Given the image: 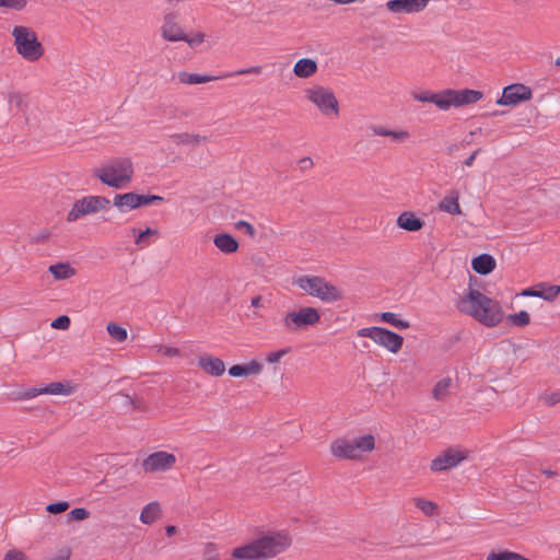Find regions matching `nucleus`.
<instances>
[{
	"mask_svg": "<svg viewBox=\"0 0 560 560\" xmlns=\"http://www.w3.org/2000/svg\"><path fill=\"white\" fill-rule=\"evenodd\" d=\"M459 312L474 317L487 327H494L503 319L499 302L488 298L477 289L469 288L456 302Z\"/></svg>",
	"mask_w": 560,
	"mask_h": 560,
	"instance_id": "nucleus-1",
	"label": "nucleus"
},
{
	"mask_svg": "<svg viewBox=\"0 0 560 560\" xmlns=\"http://www.w3.org/2000/svg\"><path fill=\"white\" fill-rule=\"evenodd\" d=\"M291 544L287 534L275 533L265 535L254 541L233 549L232 556L241 560H260L275 557L284 551Z\"/></svg>",
	"mask_w": 560,
	"mask_h": 560,
	"instance_id": "nucleus-2",
	"label": "nucleus"
},
{
	"mask_svg": "<svg viewBox=\"0 0 560 560\" xmlns=\"http://www.w3.org/2000/svg\"><path fill=\"white\" fill-rule=\"evenodd\" d=\"M133 166L128 158L113 159L93 170V176L112 188H122L130 183Z\"/></svg>",
	"mask_w": 560,
	"mask_h": 560,
	"instance_id": "nucleus-3",
	"label": "nucleus"
},
{
	"mask_svg": "<svg viewBox=\"0 0 560 560\" xmlns=\"http://www.w3.org/2000/svg\"><path fill=\"white\" fill-rule=\"evenodd\" d=\"M16 54L25 61L36 62L45 55V47L36 32L26 25H15L11 31Z\"/></svg>",
	"mask_w": 560,
	"mask_h": 560,
	"instance_id": "nucleus-4",
	"label": "nucleus"
},
{
	"mask_svg": "<svg viewBox=\"0 0 560 560\" xmlns=\"http://www.w3.org/2000/svg\"><path fill=\"white\" fill-rule=\"evenodd\" d=\"M293 283L308 295L325 303H334L343 298V292L339 288L318 276H301Z\"/></svg>",
	"mask_w": 560,
	"mask_h": 560,
	"instance_id": "nucleus-5",
	"label": "nucleus"
},
{
	"mask_svg": "<svg viewBox=\"0 0 560 560\" xmlns=\"http://www.w3.org/2000/svg\"><path fill=\"white\" fill-rule=\"evenodd\" d=\"M375 447V439L372 434H365L355 441L337 439L330 445L331 454L341 459H358L363 453L371 452Z\"/></svg>",
	"mask_w": 560,
	"mask_h": 560,
	"instance_id": "nucleus-6",
	"label": "nucleus"
},
{
	"mask_svg": "<svg viewBox=\"0 0 560 560\" xmlns=\"http://www.w3.org/2000/svg\"><path fill=\"white\" fill-rule=\"evenodd\" d=\"M357 334L359 337L372 339L376 345L392 353H397L404 343V338L400 335L384 327H364L359 329Z\"/></svg>",
	"mask_w": 560,
	"mask_h": 560,
	"instance_id": "nucleus-7",
	"label": "nucleus"
},
{
	"mask_svg": "<svg viewBox=\"0 0 560 560\" xmlns=\"http://www.w3.org/2000/svg\"><path fill=\"white\" fill-rule=\"evenodd\" d=\"M319 320L320 314L318 310L312 306H305L298 311L287 313L282 319V324L288 331H298L315 326Z\"/></svg>",
	"mask_w": 560,
	"mask_h": 560,
	"instance_id": "nucleus-8",
	"label": "nucleus"
},
{
	"mask_svg": "<svg viewBox=\"0 0 560 560\" xmlns=\"http://www.w3.org/2000/svg\"><path fill=\"white\" fill-rule=\"evenodd\" d=\"M110 201L103 196H86L77 200L67 214L68 222H74L88 214H94L109 208Z\"/></svg>",
	"mask_w": 560,
	"mask_h": 560,
	"instance_id": "nucleus-9",
	"label": "nucleus"
},
{
	"mask_svg": "<svg viewBox=\"0 0 560 560\" xmlns=\"http://www.w3.org/2000/svg\"><path fill=\"white\" fill-rule=\"evenodd\" d=\"M306 98L312 102L319 112L325 115L329 116L331 114L338 115L339 113V105L338 101L335 96V94L323 86H314L311 89H307L305 91Z\"/></svg>",
	"mask_w": 560,
	"mask_h": 560,
	"instance_id": "nucleus-10",
	"label": "nucleus"
},
{
	"mask_svg": "<svg viewBox=\"0 0 560 560\" xmlns=\"http://www.w3.org/2000/svg\"><path fill=\"white\" fill-rule=\"evenodd\" d=\"M262 72L261 66H253L248 68H242L235 71L225 72L217 77H211L207 74H198V73H189L186 71H182L177 74V79L183 84L195 85L207 83L213 80H222L226 78H231L234 75H243V74H260Z\"/></svg>",
	"mask_w": 560,
	"mask_h": 560,
	"instance_id": "nucleus-11",
	"label": "nucleus"
},
{
	"mask_svg": "<svg viewBox=\"0 0 560 560\" xmlns=\"http://www.w3.org/2000/svg\"><path fill=\"white\" fill-rule=\"evenodd\" d=\"M73 393V387L69 382H54L46 386L42 387H31L27 389H24L22 392H19L16 394L15 399L18 400H28L32 398H35L43 394L48 395H61V396H69Z\"/></svg>",
	"mask_w": 560,
	"mask_h": 560,
	"instance_id": "nucleus-12",
	"label": "nucleus"
},
{
	"mask_svg": "<svg viewBox=\"0 0 560 560\" xmlns=\"http://www.w3.org/2000/svg\"><path fill=\"white\" fill-rule=\"evenodd\" d=\"M482 93L477 90L464 89L452 90L446 89V105L445 110L451 107H460L463 105L472 104L481 100Z\"/></svg>",
	"mask_w": 560,
	"mask_h": 560,
	"instance_id": "nucleus-13",
	"label": "nucleus"
},
{
	"mask_svg": "<svg viewBox=\"0 0 560 560\" xmlns=\"http://www.w3.org/2000/svg\"><path fill=\"white\" fill-rule=\"evenodd\" d=\"M176 462L173 454L160 451L150 454L142 462V468L145 472L165 471L170 469Z\"/></svg>",
	"mask_w": 560,
	"mask_h": 560,
	"instance_id": "nucleus-14",
	"label": "nucleus"
},
{
	"mask_svg": "<svg viewBox=\"0 0 560 560\" xmlns=\"http://www.w3.org/2000/svg\"><path fill=\"white\" fill-rule=\"evenodd\" d=\"M466 458L462 451L448 448L432 459L430 469L434 472L444 471L458 466Z\"/></svg>",
	"mask_w": 560,
	"mask_h": 560,
	"instance_id": "nucleus-15",
	"label": "nucleus"
},
{
	"mask_svg": "<svg viewBox=\"0 0 560 560\" xmlns=\"http://www.w3.org/2000/svg\"><path fill=\"white\" fill-rule=\"evenodd\" d=\"M532 98V91L524 84H511L503 89L502 96L498 100V104L502 106L516 105Z\"/></svg>",
	"mask_w": 560,
	"mask_h": 560,
	"instance_id": "nucleus-16",
	"label": "nucleus"
},
{
	"mask_svg": "<svg viewBox=\"0 0 560 560\" xmlns=\"http://www.w3.org/2000/svg\"><path fill=\"white\" fill-rule=\"evenodd\" d=\"M429 0H389L385 3L386 9L392 13H418L423 11Z\"/></svg>",
	"mask_w": 560,
	"mask_h": 560,
	"instance_id": "nucleus-17",
	"label": "nucleus"
},
{
	"mask_svg": "<svg viewBox=\"0 0 560 560\" xmlns=\"http://www.w3.org/2000/svg\"><path fill=\"white\" fill-rule=\"evenodd\" d=\"M113 205L120 212H128L143 206L142 195L136 192L117 194L114 197Z\"/></svg>",
	"mask_w": 560,
	"mask_h": 560,
	"instance_id": "nucleus-18",
	"label": "nucleus"
},
{
	"mask_svg": "<svg viewBox=\"0 0 560 560\" xmlns=\"http://www.w3.org/2000/svg\"><path fill=\"white\" fill-rule=\"evenodd\" d=\"M198 365L207 374L212 376H221L225 372L224 362L215 357L205 354L198 358Z\"/></svg>",
	"mask_w": 560,
	"mask_h": 560,
	"instance_id": "nucleus-19",
	"label": "nucleus"
},
{
	"mask_svg": "<svg viewBox=\"0 0 560 560\" xmlns=\"http://www.w3.org/2000/svg\"><path fill=\"white\" fill-rule=\"evenodd\" d=\"M411 96L415 101L422 102V103H432L439 109L445 110L446 90H443L441 92H432V91L412 92Z\"/></svg>",
	"mask_w": 560,
	"mask_h": 560,
	"instance_id": "nucleus-20",
	"label": "nucleus"
},
{
	"mask_svg": "<svg viewBox=\"0 0 560 560\" xmlns=\"http://www.w3.org/2000/svg\"><path fill=\"white\" fill-rule=\"evenodd\" d=\"M161 34L162 37L168 42H182V39H186V34L171 16L165 18Z\"/></svg>",
	"mask_w": 560,
	"mask_h": 560,
	"instance_id": "nucleus-21",
	"label": "nucleus"
},
{
	"mask_svg": "<svg viewBox=\"0 0 560 560\" xmlns=\"http://www.w3.org/2000/svg\"><path fill=\"white\" fill-rule=\"evenodd\" d=\"M213 244L223 254H233L238 249L237 241L229 233L217 234Z\"/></svg>",
	"mask_w": 560,
	"mask_h": 560,
	"instance_id": "nucleus-22",
	"label": "nucleus"
},
{
	"mask_svg": "<svg viewBox=\"0 0 560 560\" xmlns=\"http://www.w3.org/2000/svg\"><path fill=\"white\" fill-rule=\"evenodd\" d=\"M262 370L261 363L253 360L246 364H236L229 369V375L232 377H241L259 374Z\"/></svg>",
	"mask_w": 560,
	"mask_h": 560,
	"instance_id": "nucleus-23",
	"label": "nucleus"
},
{
	"mask_svg": "<svg viewBox=\"0 0 560 560\" xmlns=\"http://www.w3.org/2000/svg\"><path fill=\"white\" fill-rule=\"evenodd\" d=\"M317 62L311 58L298 60L293 67V73L301 79H307L317 72Z\"/></svg>",
	"mask_w": 560,
	"mask_h": 560,
	"instance_id": "nucleus-24",
	"label": "nucleus"
},
{
	"mask_svg": "<svg viewBox=\"0 0 560 560\" xmlns=\"http://www.w3.org/2000/svg\"><path fill=\"white\" fill-rule=\"evenodd\" d=\"M397 225L402 230L417 232L422 229L423 221L417 218L412 212H402L397 218Z\"/></svg>",
	"mask_w": 560,
	"mask_h": 560,
	"instance_id": "nucleus-25",
	"label": "nucleus"
},
{
	"mask_svg": "<svg viewBox=\"0 0 560 560\" xmlns=\"http://www.w3.org/2000/svg\"><path fill=\"white\" fill-rule=\"evenodd\" d=\"M495 268V260L489 254H481L472 259V269L479 275H488Z\"/></svg>",
	"mask_w": 560,
	"mask_h": 560,
	"instance_id": "nucleus-26",
	"label": "nucleus"
},
{
	"mask_svg": "<svg viewBox=\"0 0 560 560\" xmlns=\"http://www.w3.org/2000/svg\"><path fill=\"white\" fill-rule=\"evenodd\" d=\"M162 510L161 505L156 501L148 503L140 513V522L145 525L154 523L161 517Z\"/></svg>",
	"mask_w": 560,
	"mask_h": 560,
	"instance_id": "nucleus-27",
	"label": "nucleus"
},
{
	"mask_svg": "<svg viewBox=\"0 0 560 560\" xmlns=\"http://www.w3.org/2000/svg\"><path fill=\"white\" fill-rule=\"evenodd\" d=\"M458 192L456 190L451 191L441 200L439 205L440 210L447 212L450 214H460L462 210L458 203Z\"/></svg>",
	"mask_w": 560,
	"mask_h": 560,
	"instance_id": "nucleus-28",
	"label": "nucleus"
},
{
	"mask_svg": "<svg viewBox=\"0 0 560 560\" xmlns=\"http://www.w3.org/2000/svg\"><path fill=\"white\" fill-rule=\"evenodd\" d=\"M48 270L56 280H66L75 275L74 268H72L68 262L51 265Z\"/></svg>",
	"mask_w": 560,
	"mask_h": 560,
	"instance_id": "nucleus-29",
	"label": "nucleus"
},
{
	"mask_svg": "<svg viewBox=\"0 0 560 560\" xmlns=\"http://www.w3.org/2000/svg\"><path fill=\"white\" fill-rule=\"evenodd\" d=\"M453 385V380L451 377H444L440 380L433 387L432 396L435 400H444L446 396L450 394V389Z\"/></svg>",
	"mask_w": 560,
	"mask_h": 560,
	"instance_id": "nucleus-30",
	"label": "nucleus"
},
{
	"mask_svg": "<svg viewBox=\"0 0 560 560\" xmlns=\"http://www.w3.org/2000/svg\"><path fill=\"white\" fill-rule=\"evenodd\" d=\"M538 298L548 302H552L560 294V285H548L545 283H540L538 285Z\"/></svg>",
	"mask_w": 560,
	"mask_h": 560,
	"instance_id": "nucleus-31",
	"label": "nucleus"
},
{
	"mask_svg": "<svg viewBox=\"0 0 560 560\" xmlns=\"http://www.w3.org/2000/svg\"><path fill=\"white\" fill-rule=\"evenodd\" d=\"M381 319L398 329H408L410 327L408 320L399 318L397 314L392 312L382 313Z\"/></svg>",
	"mask_w": 560,
	"mask_h": 560,
	"instance_id": "nucleus-32",
	"label": "nucleus"
},
{
	"mask_svg": "<svg viewBox=\"0 0 560 560\" xmlns=\"http://www.w3.org/2000/svg\"><path fill=\"white\" fill-rule=\"evenodd\" d=\"M415 505L427 516H433L438 512V505L430 500L422 498L413 499Z\"/></svg>",
	"mask_w": 560,
	"mask_h": 560,
	"instance_id": "nucleus-33",
	"label": "nucleus"
},
{
	"mask_svg": "<svg viewBox=\"0 0 560 560\" xmlns=\"http://www.w3.org/2000/svg\"><path fill=\"white\" fill-rule=\"evenodd\" d=\"M172 140L175 143L180 144H190V143H199L201 141L206 140V137H201L199 135H191V133H176L172 136Z\"/></svg>",
	"mask_w": 560,
	"mask_h": 560,
	"instance_id": "nucleus-34",
	"label": "nucleus"
},
{
	"mask_svg": "<svg viewBox=\"0 0 560 560\" xmlns=\"http://www.w3.org/2000/svg\"><path fill=\"white\" fill-rule=\"evenodd\" d=\"M508 322L512 326L525 327L526 325L529 324L530 317H529V314L526 311H521V312L515 313V314H510L508 316Z\"/></svg>",
	"mask_w": 560,
	"mask_h": 560,
	"instance_id": "nucleus-35",
	"label": "nucleus"
},
{
	"mask_svg": "<svg viewBox=\"0 0 560 560\" xmlns=\"http://www.w3.org/2000/svg\"><path fill=\"white\" fill-rule=\"evenodd\" d=\"M106 329L109 336L118 342L125 341L128 337L127 330L118 324L110 323Z\"/></svg>",
	"mask_w": 560,
	"mask_h": 560,
	"instance_id": "nucleus-36",
	"label": "nucleus"
},
{
	"mask_svg": "<svg viewBox=\"0 0 560 560\" xmlns=\"http://www.w3.org/2000/svg\"><path fill=\"white\" fill-rule=\"evenodd\" d=\"M158 235H159V231L158 230H154V229H151V228H147L144 231L140 232L136 236L135 244L138 245L141 248L145 247V246H148L151 243L149 241V237L150 236H158Z\"/></svg>",
	"mask_w": 560,
	"mask_h": 560,
	"instance_id": "nucleus-37",
	"label": "nucleus"
},
{
	"mask_svg": "<svg viewBox=\"0 0 560 560\" xmlns=\"http://www.w3.org/2000/svg\"><path fill=\"white\" fill-rule=\"evenodd\" d=\"M26 4V0H0V8H7L15 11L23 10Z\"/></svg>",
	"mask_w": 560,
	"mask_h": 560,
	"instance_id": "nucleus-38",
	"label": "nucleus"
},
{
	"mask_svg": "<svg viewBox=\"0 0 560 560\" xmlns=\"http://www.w3.org/2000/svg\"><path fill=\"white\" fill-rule=\"evenodd\" d=\"M90 515L89 511L84 508H75L67 514L68 522L83 521Z\"/></svg>",
	"mask_w": 560,
	"mask_h": 560,
	"instance_id": "nucleus-39",
	"label": "nucleus"
},
{
	"mask_svg": "<svg viewBox=\"0 0 560 560\" xmlns=\"http://www.w3.org/2000/svg\"><path fill=\"white\" fill-rule=\"evenodd\" d=\"M235 229L254 238L256 235L255 228L247 221L240 220L235 223Z\"/></svg>",
	"mask_w": 560,
	"mask_h": 560,
	"instance_id": "nucleus-40",
	"label": "nucleus"
},
{
	"mask_svg": "<svg viewBox=\"0 0 560 560\" xmlns=\"http://www.w3.org/2000/svg\"><path fill=\"white\" fill-rule=\"evenodd\" d=\"M70 504L67 501L50 503L46 506V511L50 514H60L69 509Z\"/></svg>",
	"mask_w": 560,
	"mask_h": 560,
	"instance_id": "nucleus-41",
	"label": "nucleus"
},
{
	"mask_svg": "<svg viewBox=\"0 0 560 560\" xmlns=\"http://www.w3.org/2000/svg\"><path fill=\"white\" fill-rule=\"evenodd\" d=\"M70 318L66 315H61L51 322V327L55 329L66 330L70 326Z\"/></svg>",
	"mask_w": 560,
	"mask_h": 560,
	"instance_id": "nucleus-42",
	"label": "nucleus"
},
{
	"mask_svg": "<svg viewBox=\"0 0 560 560\" xmlns=\"http://www.w3.org/2000/svg\"><path fill=\"white\" fill-rule=\"evenodd\" d=\"M513 553V551L509 550H503L499 552L492 551L487 556V560H512L514 557Z\"/></svg>",
	"mask_w": 560,
	"mask_h": 560,
	"instance_id": "nucleus-43",
	"label": "nucleus"
},
{
	"mask_svg": "<svg viewBox=\"0 0 560 560\" xmlns=\"http://www.w3.org/2000/svg\"><path fill=\"white\" fill-rule=\"evenodd\" d=\"M7 100L10 106L21 107L24 101V97L21 93L11 92L7 94Z\"/></svg>",
	"mask_w": 560,
	"mask_h": 560,
	"instance_id": "nucleus-44",
	"label": "nucleus"
},
{
	"mask_svg": "<svg viewBox=\"0 0 560 560\" xmlns=\"http://www.w3.org/2000/svg\"><path fill=\"white\" fill-rule=\"evenodd\" d=\"M541 399L547 404L548 406H555L558 402H560V393L553 392V393H546L541 396Z\"/></svg>",
	"mask_w": 560,
	"mask_h": 560,
	"instance_id": "nucleus-45",
	"label": "nucleus"
},
{
	"mask_svg": "<svg viewBox=\"0 0 560 560\" xmlns=\"http://www.w3.org/2000/svg\"><path fill=\"white\" fill-rule=\"evenodd\" d=\"M205 40L203 33H197L194 36L186 35V39H182V42H186L190 47H196L200 45Z\"/></svg>",
	"mask_w": 560,
	"mask_h": 560,
	"instance_id": "nucleus-46",
	"label": "nucleus"
},
{
	"mask_svg": "<svg viewBox=\"0 0 560 560\" xmlns=\"http://www.w3.org/2000/svg\"><path fill=\"white\" fill-rule=\"evenodd\" d=\"M288 353L287 349H281L275 352H270L266 357V361L268 363H277L282 357H284Z\"/></svg>",
	"mask_w": 560,
	"mask_h": 560,
	"instance_id": "nucleus-47",
	"label": "nucleus"
},
{
	"mask_svg": "<svg viewBox=\"0 0 560 560\" xmlns=\"http://www.w3.org/2000/svg\"><path fill=\"white\" fill-rule=\"evenodd\" d=\"M389 138H392L394 141L400 142L409 138L408 131L405 130H390Z\"/></svg>",
	"mask_w": 560,
	"mask_h": 560,
	"instance_id": "nucleus-48",
	"label": "nucleus"
},
{
	"mask_svg": "<svg viewBox=\"0 0 560 560\" xmlns=\"http://www.w3.org/2000/svg\"><path fill=\"white\" fill-rule=\"evenodd\" d=\"M143 206H148L152 202H161L163 201V197L158 195H142Z\"/></svg>",
	"mask_w": 560,
	"mask_h": 560,
	"instance_id": "nucleus-49",
	"label": "nucleus"
},
{
	"mask_svg": "<svg viewBox=\"0 0 560 560\" xmlns=\"http://www.w3.org/2000/svg\"><path fill=\"white\" fill-rule=\"evenodd\" d=\"M371 130H372L373 135L381 136V137H388L389 131H390L389 129L382 127V126H372Z\"/></svg>",
	"mask_w": 560,
	"mask_h": 560,
	"instance_id": "nucleus-50",
	"label": "nucleus"
},
{
	"mask_svg": "<svg viewBox=\"0 0 560 560\" xmlns=\"http://www.w3.org/2000/svg\"><path fill=\"white\" fill-rule=\"evenodd\" d=\"M3 560H24V555L20 551L11 550L5 553Z\"/></svg>",
	"mask_w": 560,
	"mask_h": 560,
	"instance_id": "nucleus-51",
	"label": "nucleus"
},
{
	"mask_svg": "<svg viewBox=\"0 0 560 560\" xmlns=\"http://www.w3.org/2000/svg\"><path fill=\"white\" fill-rule=\"evenodd\" d=\"M161 351L167 357H177L179 354V350L173 347H162Z\"/></svg>",
	"mask_w": 560,
	"mask_h": 560,
	"instance_id": "nucleus-52",
	"label": "nucleus"
},
{
	"mask_svg": "<svg viewBox=\"0 0 560 560\" xmlns=\"http://www.w3.org/2000/svg\"><path fill=\"white\" fill-rule=\"evenodd\" d=\"M538 287L535 289V288H528V289H525L521 292V295L522 296H533V298H538Z\"/></svg>",
	"mask_w": 560,
	"mask_h": 560,
	"instance_id": "nucleus-53",
	"label": "nucleus"
},
{
	"mask_svg": "<svg viewBox=\"0 0 560 560\" xmlns=\"http://www.w3.org/2000/svg\"><path fill=\"white\" fill-rule=\"evenodd\" d=\"M301 168L306 170L313 166V160L311 158H303L299 161Z\"/></svg>",
	"mask_w": 560,
	"mask_h": 560,
	"instance_id": "nucleus-54",
	"label": "nucleus"
},
{
	"mask_svg": "<svg viewBox=\"0 0 560 560\" xmlns=\"http://www.w3.org/2000/svg\"><path fill=\"white\" fill-rule=\"evenodd\" d=\"M478 153H479V150H476L475 152H472V153H471V154H470V155L465 160L464 164H465L466 166H471V165L474 164V162H475V160H476V158H477Z\"/></svg>",
	"mask_w": 560,
	"mask_h": 560,
	"instance_id": "nucleus-55",
	"label": "nucleus"
},
{
	"mask_svg": "<svg viewBox=\"0 0 560 560\" xmlns=\"http://www.w3.org/2000/svg\"><path fill=\"white\" fill-rule=\"evenodd\" d=\"M176 532H177V528L174 525H167L165 527V533L167 536H173Z\"/></svg>",
	"mask_w": 560,
	"mask_h": 560,
	"instance_id": "nucleus-56",
	"label": "nucleus"
},
{
	"mask_svg": "<svg viewBox=\"0 0 560 560\" xmlns=\"http://www.w3.org/2000/svg\"><path fill=\"white\" fill-rule=\"evenodd\" d=\"M260 304H261V296H259V295H258V296H254V298L252 299V301H250V305H252L253 307H259V306H260Z\"/></svg>",
	"mask_w": 560,
	"mask_h": 560,
	"instance_id": "nucleus-57",
	"label": "nucleus"
},
{
	"mask_svg": "<svg viewBox=\"0 0 560 560\" xmlns=\"http://www.w3.org/2000/svg\"><path fill=\"white\" fill-rule=\"evenodd\" d=\"M542 474L546 475L547 477H553V476H557V472L551 470V469H544L542 470Z\"/></svg>",
	"mask_w": 560,
	"mask_h": 560,
	"instance_id": "nucleus-58",
	"label": "nucleus"
},
{
	"mask_svg": "<svg viewBox=\"0 0 560 560\" xmlns=\"http://www.w3.org/2000/svg\"><path fill=\"white\" fill-rule=\"evenodd\" d=\"M513 556L514 557H513L512 560H530V559H528V558H526V557H524V556H522V555H520L517 552H514Z\"/></svg>",
	"mask_w": 560,
	"mask_h": 560,
	"instance_id": "nucleus-59",
	"label": "nucleus"
},
{
	"mask_svg": "<svg viewBox=\"0 0 560 560\" xmlns=\"http://www.w3.org/2000/svg\"><path fill=\"white\" fill-rule=\"evenodd\" d=\"M51 560H68V558L60 556V557H56V558H54Z\"/></svg>",
	"mask_w": 560,
	"mask_h": 560,
	"instance_id": "nucleus-60",
	"label": "nucleus"
},
{
	"mask_svg": "<svg viewBox=\"0 0 560 560\" xmlns=\"http://www.w3.org/2000/svg\"><path fill=\"white\" fill-rule=\"evenodd\" d=\"M556 65H557V66H560V57H559V58H557V60H556Z\"/></svg>",
	"mask_w": 560,
	"mask_h": 560,
	"instance_id": "nucleus-61",
	"label": "nucleus"
},
{
	"mask_svg": "<svg viewBox=\"0 0 560 560\" xmlns=\"http://www.w3.org/2000/svg\"><path fill=\"white\" fill-rule=\"evenodd\" d=\"M207 560H214V559H207Z\"/></svg>",
	"mask_w": 560,
	"mask_h": 560,
	"instance_id": "nucleus-62",
	"label": "nucleus"
}]
</instances>
